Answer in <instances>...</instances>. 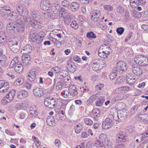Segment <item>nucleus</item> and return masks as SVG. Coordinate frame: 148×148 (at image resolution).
Masks as SVG:
<instances>
[{"label": "nucleus", "mask_w": 148, "mask_h": 148, "mask_svg": "<svg viewBox=\"0 0 148 148\" xmlns=\"http://www.w3.org/2000/svg\"><path fill=\"white\" fill-rule=\"evenodd\" d=\"M113 120L109 117L106 119L102 123L103 128L104 129H107L110 128L112 125Z\"/></svg>", "instance_id": "nucleus-9"}, {"label": "nucleus", "mask_w": 148, "mask_h": 148, "mask_svg": "<svg viewBox=\"0 0 148 148\" xmlns=\"http://www.w3.org/2000/svg\"><path fill=\"white\" fill-rule=\"evenodd\" d=\"M71 26L75 29H76L78 27V25L76 21L75 20L72 21L71 24Z\"/></svg>", "instance_id": "nucleus-60"}, {"label": "nucleus", "mask_w": 148, "mask_h": 148, "mask_svg": "<svg viewBox=\"0 0 148 148\" xmlns=\"http://www.w3.org/2000/svg\"><path fill=\"white\" fill-rule=\"evenodd\" d=\"M109 117L111 119H112V120L114 119L116 121H120L119 117V112L116 110H115L113 114L109 115Z\"/></svg>", "instance_id": "nucleus-34"}, {"label": "nucleus", "mask_w": 148, "mask_h": 148, "mask_svg": "<svg viewBox=\"0 0 148 148\" xmlns=\"http://www.w3.org/2000/svg\"><path fill=\"white\" fill-rule=\"evenodd\" d=\"M50 6V3L47 0H42L40 3L41 8L44 11L48 10Z\"/></svg>", "instance_id": "nucleus-15"}, {"label": "nucleus", "mask_w": 148, "mask_h": 148, "mask_svg": "<svg viewBox=\"0 0 148 148\" xmlns=\"http://www.w3.org/2000/svg\"><path fill=\"white\" fill-rule=\"evenodd\" d=\"M15 92V90H12L9 92L1 100L2 103L5 105L14 99Z\"/></svg>", "instance_id": "nucleus-4"}, {"label": "nucleus", "mask_w": 148, "mask_h": 148, "mask_svg": "<svg viewBox=\"0 0 148 148\" xmlns=\"http://www.w3.org/2000/svg\"><path fill=\"white\" fill-rule=\"evenodd\" d=\"M123 97L122 94H119L113 97L111 100V102L112 104H114L116 102L121 100L123 98Z\"/></svg>", "instance_id": "nucleus-32"}, {"label": "nucleus", "mask_w": 148, "mask_h": 148, "mask_svg": "<svg viewBox=\"0 0 148 148\" xmlns=\"http://www.w3.org/2000/svg\"><path fill=\"white\" fill-rule=\"evenodd\" d=\"M29 37L32 42L37 44H40L43 40V37L38 35L35 31L30 32Z\"/></svg>", "instance_id": "nucleus-2"}, {"label": "nucleus", "mask_w": 148, "mask_h": 148, "mask_svg": "<svg viewBox=\"0 0 148 148\" xmlns=\"http://www.w3.org/2000/svg\"><path fill=\"white\" fill-rule=\"evenodd\" d=\"M104 145L98 140H96L95 143L90 145L91 148H99L100 147H103Z\"/></svg>", "instance_id": "nucleus-26"}, {"label": "nucleus", "mask_w": 148, "mask_h": 148, "mask_svg": "<svg viewBox=\"0 0 148 148\" xmlns=\"http://www.w3.org/2000/svg\"><path fill=\"white\" fill-rule=\"evenodd\" d=\"M33 94L36 97L39 98L44 94L42 89L40 88H36L33 90Z\"/></svg>", "instance_id": "nucleus-19"}, {"label": "nucleus", "mask_w": 148, "mask_h": 148, "mask_svg": "<svg viewBox=\"0 0 148 148\" xmlns=\"http://www.w3.org/2000/svg\"><path fill=\"white\" fill-rule=\"evenodd\" d=\"M10 86L8 82L4 81H0V92L5 93L8 91Z\"/></svg>", "instance_id": "nucleus-8"}, {"label": "nucleus", "mask_w": 148, "mask_h": 148, "mask_svg": "<svg viewBox=\"0 0 148 148\" xmlns=\"http://www.w3.org/2000/svg\"><path fill=\"white\" fill-rule=\"evenodd\" d=\"M32 48L31 46L29 45H27L22 48L21 51L22 54H26L30 53L32 51Z\"/></svg>", "instance_id": "nucleus-20"}, {"label": "nucleus", "mask_w": 148, "mask_h": 148, "mask_svg": "<svg viewBox=\"0 0 148 148\" xmlns=\"http://www.w3.org/2000/svg\"><path fill=\"white\" fill-rule=\"evenodd\" d=\"M8 46L11 51L14 53L17 52L20 49L18 42L14 39L9 42Z\"/></svg>", "instance_id": "nucleus-5"}, {"label": "nucleus", "mask_w": 148, "mask_h": 148, "mask_svg": "<svg viewBox=\"0 0 148 148\" xmlns=\"http://www.w3.org/2000/svg\"><path fill=\"white\" fill-rule=\"evenodd\" d=\"M16 7L17 11L20 14L23 11L24 8H26L25 7H23V6L20 4L16 5Z\"/></svg>", "instance_id": "nucleus-50"}, {"label": "nucleus", "mask_w": 148, "mask_h": 148, "mask_svg": "<svg viewBox=\"0 0 148 148\" xmlns=\"http://www.w3.org/2000/svg\"><path fill=\"white\" fill-rule=\"evenodd\" d=\"M41 17L42 18H50V17L53 18V15L51 12H46L45 13H42L41 14Z\"/></svg>", "instance_id": "nucleus-46"}, {"label": "nucleus", "mask_w": 148, "mask_h": 148, "mask_svg": "<svg viewBox=\"0 0 148 148\" xmlns=\"http://www.w3.org/2000/svg\"><path fill=\"white\" fill-rule=\"evenodd\" d=\"M44 103L46 106L49 108H53L56 105V101L53 97H47L45 99Z\"/></svg>", "instance_id": "nucleus-6"}, {"label": "nucleus", "mask_w": 148, "mask_h": 148, "mask_svg": "<svg viewBox=\"0 0 148 148\" xmlns=\"http://www.w3.org/2000/svg\"><path fill=\"white\" fill-rule=\"evenodd\" d=\"M31 16L30 18H43L41 17V15L38 12L34 9H33L31 10Z\"/></svg>", "instance_id": "nucleus-24"}, {"label": "nucleus", "mask_w": 148, "mask_h": 148, "mask_svg": "<svg viewBox=\"0 0 148 148\" xmlns=\"http://www.w3.org/2000/svg\"><path fill=\"white\" fill-rule=\"evenodd\" d=\"M95 60L97 62V64H98L100 67L101 66H104L106 65L105 61L102 59H96Z\"/></svg>", "instance_id": "nucleus-42"}, {"label": "nucleus", "mask_w": 148, "mask_h": 148, "mask_svg": "<svg viewBox=\"0 0 148 148\" xmlns=\"http://www.w3.org/2000/svg\"><path fill=\"white\" fill-rule=\"evenodd\" d=\"M70 8L73 11H77L79 8V5L78 3L76 2H72L70 5Z\"/></svg>", "instance_id": "nucleus-33"}, {"label": "nucleus", "mask_w": 148, "mask_h": 148, "mask_svg": "<svg viewBox=\"0 0 148 148\" xmlns=\"http://www.w3.org/2000/svg\"><path fill=\"white\" fill-rule=\"evenodd\" d=\"M118 107L117 108L119 111H126L125 109L126 107V105L125 104L123 103H118Z\"/></svg>", "instance_id": "nucleus-43"}, {"label": "nucleus", "mask_w": 148, "mask_h": 148, "mask_svg": "<svg viewBox=\"0 0 148 148\" xmlns=\"http://www.w3.org/2000/svg\"><path fill=\"white\" fill-rule=\"evenodd\" d=\"M51 70L55 73H58L60 71L61 69L58 67L56 66L52 68Z\"/></svg>", "instance_id": "nucleus-62"}, {"label": "nucleus", "mask_w": 148, "mask_h": 148, "mask_svg": "<svg viewBox=\"0 0 148 148\" xmlns=\"http://www.w3.org/2000/svg\"><path fill=\"white\" fill-rule=\"evenodd\" d=\"M64 111L63 110H61V109H60L58 113L56 114V116L57 119H62V118L65 117Z\"/></svg>", "instance_id": "nucleus-36"}, {"label": "nucleus", "mask_w": 148, "mask_h": 148, "mask_svg": "<svg viewBox=\"0 0 148 148\" xmlns=\"http://www.w3.org/2000/svg\"><path fill=\"white\" fill-rule=\"evenodd\" d=\"M55 45L57 47H60L61 45V42H59L56 39L53 38V41Z\"/></svg>", "instance_id": "nucleus-53"}, {"label": "nucleus", "mask_w": 148, "mask_h": 148, "mask_svg": "<svg viewBox=\"0 0 148 148\" xmlns=\"http://www.w3.org/2000/svg\"><path fill=\"white\" fill-rule=\"evenodd\" d=\"M104 9L107 11H111L113 10V8L110 5H106L104 6Z\"/></svg>", "instance_id": "nucleus-61"}, {"label": "nucleus", "mask_w": 148, "mask_h": 148, "mask_svg": "<svg viewBox=\"0 0 148 148\" xmlns=\"http://www.w3.org/2000/svg\"><path fill=\"white\" fill-rule=\"evenodd\" d=\"M92 113L94 115V117L95 119L96 117L99 116L100 114V111L97 109H95L92 111Z\"/></svg>", "instance_id": "nucleus-48"}, {"label": "nucleus", "mask_w": 148, "mask_h": 148, "mask_svg": "<svg viewBox=\"0 0 148 148\" xmlns=\"http://www.w3.org/2000/svg\"><path fill=\"white\" fill-rule=\"evenodd\" d=\"M30 24L34 28L37 29L40 27L41 23L35 20H33V21H31Z\"/></svg>", "instance_id": "nucleus-37"}, {"label": "nucleus", "mask_w": 148, "mask_h": 148, "mask_svg": "<svg viewBox=\"0 0 148 148\" xmlns=\"http://www.w3.org/2000/svg\"><path fill=\"white\" fill-rule=\"evenodd\" d=\"M97 98V100L95 102L96 106L98 107L101 106L104 102V97H103L100 96Z\"/></svg>", "instance_id": "nucleus-31"}, {"label": "nucleus", "mask_w": 148, "mask_h": 148, "mask_svg": "<svg viewBox=\"0 0 148 148\" xmlns=\"http://www.w3.org/2000/svg\"><path fill=\"white\" fill-rule=\"evenodd\" d=\"M66 67L72 73H74L77 70V68L74 63L71 61L67 62Z\"/></svg>", "instance_id": "nucleus-13"}, {"label": "nucleus", "mask_w": 148, "mask_h": 148, "mask_svg": "<svg viewBox=\"0 0 148 148\" xmlns=\"http://www.w3.org/2000/svg\"><path fill=\"white\" fill-rule=\"evenodd\" d=\"M82 128V126L81 124L79 123L76 125L74 128L75 132L77 134L79 133L80 132Z\"/></svg>", "instance_id": "nucleus-44"}, {"label": "nucleus", "mask_w": 148, "mask_h": 148, "mask_svg": "<svg viewBox=\"0 0 148 148\" xmlns=\"http://www.w3.org/2000/svg\"><path fill=\"white\" fill-rule=\"evenodd\" d=\"M91 66L92 69L97 72H99L101 69V67H100L98 64H97L95 59L93 61L91 64Z\"/></svg>", "instance_id": "nucleus-29"}, {"label": "nucleus", "mask_w": 148, "mask_h": 148, "mask_svg": "<svg viewBox=\"0 0 148 148\" xmlns=\"http://www.w3.org/2000/svg\"><path fill=\"white\" fill-rule=\"evenodd\" d=\"M86 36L89 38H96L97 37L96 35L92 32L88 33Z\"/></svg>", "instance_id": "nucleus-56"}, {"label": "nucleus", "mask_w": 148, "mask_h": 148, "mask_svg": "<svg viewBox=\"0 0 148 148\" xmlns=\"http://www.w3.org/2000/svg\"><path fill=\"white\" fill-rule=\"evenodd\" d=\"M7 60V57L3 53V50L2 48L0 49V66H5Z\"/></svg>", "instance_id": "nucleus-12"}, {"label": "nucleus", "mask_w": 148, "mask_h": 148, "mask_svg": "<svg viewBox=\"0 0 148 148\" xmlns=\"http://www.w3.org/2000/svg\"><path fill=\"white\" fill-rule=\"evenodd\" d=\"M11 13V8L9 6H5L0 8V14L8 15Z\"/></svg>", "instance_id": "nucleus-18"}, {"label": "nucleus", "mask_w": 148, "mask_h": 148, "mask_svg": "<svg viewBox=\"0 0 148 148\" xmlns=\"http://www.w3.org/2000/svg\"><path fill=\"white\" fill-rule=\"evenodd\" d=\"M99 138L100 140H102V142L104 141V142L106 140H107L108 138H107L106 135L104 134H101L99 136Z\"/></svg>", "instance_id": "nucleus-52"}, {"label": "nucleus", "mask_w": 148, "mask_h": 148, "mask_svg": "<svg viewBox=\"0 0 148 148\" xmlns=\"http://www.w3.org/2000/svg\"><path fill=\"white\" fill-rule=\"evenodd\" d=\"M23 11L20 14L21 16H22L23 17H26L27 16L28 14V12L27 9L26 8H24Z\"/></svg>", "instance_id": "nucleus-57"}, {"label": "nucleus", "mask_w": 148, "mask_h": 148, "mask_svg": "<svg viewBox=\"0 0 148 148\" xmlns=\"http://www.w3.org/2000/svg\"><path fill=\"white\" fill-rule=\"evenodd\" d=\"M61 94L64 97L66 98L69 95V92L67 90H64L62 92Z\"/></svg>", "instance_id": "nucleus-58"}, {"label": "nucleus", "mask_w": 148, "mask_h": 148, "mask_svg": "<svg viewBox=\"0 0 148 148\" xmlns=\"http://www.w3.org/2000/svg\"><path fill=\"white\" fill-rule=\"evenodd\" d=\"M118 90L119 91V93H121L122 92H126L129 90V88L127 86H122L119 88Z\"/></svg>", "instance_id": "nucleus-45"}, {"label": "nucleus", "mask_w": 148, "mask_h": 148, "mask_svg": "<svg viewBox=\"0 0 148 148\" xmlns=\"http://www.w3.org/2000/svg\"><path fill=\"white\" fill-rule=\"evenodd\" d=\"M6 38V36L5 34V32L1 31L0 32V41L3 42V41H5Z\"/></svg>", "instance_id": "nucleus-51"}, {"label": "nucleus", "mask_w": 148, "mask_h": 148, "mask_svg": "<svg viewBox=\"0 0 148 148\" xmlns=\"http://www.w3.org/2000/svg\"><path fill=\"white\" fill-rule=\"evenodd\" d=\"M70 14L64 8H61L59 14V16L60 18H71Z\"/></svg>", "instance_id": "nucleus-14"}, {"label": "nucleus", "mask_w": 148, "mask_h": 148, "mask_svg": "<svg viewBox=\"0 0 148 148\" xmlns=\"http://www.w3.org/2000/svg\"><path fill=\"white\" fill-rule=\"evenodd\" d=\"M131 69L132 72L136 75L140 76L143 73L142 69L136 64H133Z\"/></svg>", "instance_id": "nucleus-11"}, {"label": "nucleus", "mask_w": 148, "mask_h": 148, "mask_svg": "<svg viewBox=\"0 0 148 148\" xmlns=\"http://www.w3.org/2000/svg\"><path fill=\"white\" fill-rule=\"evenodd\" d=\"M127 114V111H119V120L120 121L123 120L126 117Z\"/></svg>", "instance_id": "nucleus-35"}, {"label": "nucleus", "mask_w": 148, "mask_h": 148, "mask_svg": "<svg viewBox=\"0 0 148 148\" xmlns=\"http://www.w3.org/2000/svg\"><path fill=\"white\" fill-rule=\"evenodd\" d=\"M147 115L146 114H139L138 116L139 118L142 120H144L147 119Z\"/></svg>", "instance_id": "nucleus-63"}, {"label": "nucleus", "mask_w": 148, "mask_h": 148, "mask_svg": "<svg viewBox=\"0 0 148 148\" xmlns=\"http://www.w3.org/2000/svg\"><path fill=\"white\" fill-rule=\"evenodd\" d=\"M30 116L35 117L38 115V112L36 110H30L29 111Z\"/></svg>", "instance_id": "nucleus-59"}, {"label": "nucleus", "mask_w": 148, "mask_h": 148, "mask_svg": "<svg viewBox=\"0 0 148 148\" xmlns=\"http://www.w3.org/2000/svg\"><path fill=\"white\" fill-rule=\"evenodd\" d=\"M37 73L36 69H33L28 73L27 78L29 82H32L35 79Z\"/></svg>", "instance_id": "nucleus-10"}, {"label": "nucleus", "mask_w": 148, "mask_h": 148, "mask_svg": "<svg viewBox=\"0 0 148 148\" xmlns=\"http://www.w3.org/2000/svg\"><path fill=\"white\" fill-rule=\"evenodd\" d=\"M118 72L116 71L113 69V71L110 73V78L111 80H113L117 76V73Z\"/></svg>", "instance_id": "nucleus-49"}, {"label": "nucleus", "mask_w": 148, "mask_h": 148, "mask_svg": "<svg viewBox=\"0 0 148 148\" xmlns=\"http://www.w3.org/2000/svg\"><path fill=\"white\" fill-rule=\"evenodd\" d=\"M84 123L86 125H91L93 123L92 121L89 118H86L84 119Z\"/></svg>", "instance_id": "nucleus-54"}, {"label": "nucleus", "mask_w": 148, "mask_h": 148, "mask_svg": "<svg viewBox=\"0 0 148 148\" xmlns=\"http://www.w3.org/2000/svg\"><path fill=\"white\" fill-rule=\"evenodd\" d=\"M69 90L70 94L73 96H76L78 94L76 87L74 85H71L69 87Z\"/></svg>", "instance_id": "nucleus-25"}, {"label": "nucleus", "mask_w": 148, "mask_h": 148, "mask_svg": "<svg viewBox=\"0 0 148 148\" xmlns=\"http://www.w3.org/2000/svg\"><path fill=\"white\" fill-rule=\"evenodd\" d=\"M101 16V12L98 10H96L91 12L90 17L91 18H99Z\"/></svg>", "instance_id": "nucleus-23"}, {"label": "nucleus", "mask_w": 148, "mask_h": 148, "mask_svg": "<svg viewBox=\"0 0 148 148\" xmlns=\"http://www.w3.org/2000/svg\"><path fill=\"white\" fill-rule=\"evenodd\" d=\"M28 95L27 91L25 90L21 89L17 92V97L18 98L24 99L27 97Z\"/></svg>", "instance_id": "nucleus-16"}, {"label": "nucleus", "mask_w": 148, "mask_h": 148, "mask_svg": "<svg viewBox=\"0 0 148 148\" xmlns=\"http://www.w3.org/2000/svg\"><path fill=\"white\" fill-rule=\"evenodd\" d=\"M16 25V22L15 23L10 22L8 23L6 26L7 29L9 30L15 31V26Z\"/></svg>", "instance_id": "nucleus-39"}, {"label": "nucleus", "mask_w": 148, "mask_h": 148, "mask_svg": "<svg viewBox=\"0 0 148 148\" xmlns=\"http://www.w3.org/2000/svg\"><path fill=\"white\" fill-rule=\"evenodd\" d=\"M130 5L133 8H136L137 7L138 4V0H130Z\"/></svg>", "instance_id": "nucleus-47"}, {"label": "nucleus", "mask_w": 148, "mask_h": 148, "mask_svg": "<svg viewBox=\"0 0 148 148\" xmlns=\"http://www.w3.org/2000/svg\"><path fill=\"white\" fill-rule=\"evenodd\" d=\"M117 136V138L116 141L118 142H124L126 140V134L124 132L121 131L119 132Z\"/></svg>", "instance_id": "nucleus-17"}, {"label": "nucleus", "mask_w": 148, "mask_h": 148, "mask_svg": "<svg viewBox=\"0 0 148 148\" xmlns=\"http://www.w3.org/2000/svg\"><path fill=\"white\" fill-rule=\"evenodd\" d=\"M136 80L134 77L132 76V74H128L127 76V83L131 86L134 84Z\"/></svg>", "instance_id": "nucleus-21"}, {"label": "nucleus", "mask_w": 148, "mask_h": 148, "mask_svg": "<svg viewBox=\"0 0 148 148\" xmlns=\"http://www.w3.org/2000/svg\"><path fill=\"white\" fill-rule=\"evenodd\" d=\"M97 95V94H94L90 96L86 102V104L88 106L91 105L98 97Z\"/></svg>", "instance_id": "nucleus-22"}, {"label": "nucleus", "mask_w": 148, "mask_h": 148, "mask_svg": "<svg viewBox=\"0 0 148 148\" xmlns=\"http://www.w3.org/2000/svg\"><path fill=\"white\" fill-rule=\"evenodd\" d=\"M52 11L55 14L57 13L59 11L60 12L61 10L60 7L58 4L53 5L51 7Z\"/></svg>", "instance_id": "nucleus-38"}, {"label": "nucleus", "mask_w": 148, "mask_h": 148, "mask_svg": "<svg viewBox=\"0 0 148 148\" xmlns=\"http://www.w3.org/2000/svg\"><path fill=\"white\" fill-rule=\"evenodd\" d=\"M14 69L17 73H21L23 71V67L21 64H18L15 66Z\"/></svg>", "instance_id": "nucleus-40"}, {"label": "nucleus", "mask_w": 148, "mask_h": 148, "mask_svg": "<svg viewBox=\"0 0 148 148\" xmlns=\"http://www.w3.org/2000/svg\"><path fill=\"white\" fill-rule=\"evenodd\" d=\"M30 56L28 55H24L22 56V60L23 63L25 65H27L30 60Z\"/></svg>", "instance_id": "nucleus-30"}, {"label": "nucleus", "mask_w": 148, "mask_h": 148, "mask_svg": "<svg viewBox=\"0 0 148 148\" xmlns=\"http://www.w3.org/2000/svg\"><path fill=\"white\" fill-rule=\"evenodd\" d=\"M106 148H113V144L112 141L108 138L104 142Z\"/></svg>", "instance_id": "nucleus-41"}, {"label": "nucleus", "mask_w": 148, "mask_h": 148, "mask_svg": "<svg viewBox=\"0 0 148 148\" xmlns=\"http://www.w3.org/2000/svg\"><path fill=\"white\" fill-rule=\"evenodd\" d=\"M124 28L122 27H119L116 29V32L117 34L119 35H121L123 32Z\"/></svg>", "instance_id": "nucleus-55"}, {"label": "nucleus", "mask_w": 148, "mask_h": 148, "mask_svg": "<svg viewBox=\"0 0 148 148\" xmlns=\"http://www.w3.org/2000/svg\"><path fill=\"white\" fill-rule=\"evenodd\" d=\"M46 122L50 126L55 125V124L54 118L52 116H48L47 118Z\"/></svg>", "instance_id": "nucleus-28"}, {"label": "nucleus", "mask_w": 148, "mask_h": 148, "mask_svg": "<svg viewBox=\"0 0 148 148\" xmlns=\"http://www.w3.org/2000/svg\"><path fill=\"white\" fill-rule=\"evenodd\" d=\"M15 31L14 32L21 33L24 31V23L21 19H17L16 21L15 26Z\"/></svg>", "instance_id": "nucleus-7"}, {"label": "nucleus", "mask_w": 148, "mask_h": 148, "mask_svg": "<svg viewBox=\"0 0 148 148\" xmlns=\"http://www.w3.org/2000/svg\"><path fill=\"white\" fill-rule=\"evenodd\" d=\"M134 61L136 64L141 66L148 65V57L143 55L136 56L134 58Z\"/></svg>", "instance_id": "nucleus-1"}, {"label": "nucleus", "mask_w": 148, "mask_h": 148, "mask_svg": "<svg viewBox=\"0 0 148 148\" xmlns=\"http://www.w3.org/2000/svg\"><path fill=\"white\" fill-rule=\"evenodd\" d=\"M54 83L57 82L56 87V90H61L62 88V83L60 81V79L58 78V76L54 79Z\"/></svg>", "instance_id": "nucleus-27"}, {"label": "nucleus", "mask_w": 148, "mask_h": 148, "mask_svg": "<svg viewBox=\"0 0 148 148\" xmlns=\"http://www.w3.org/2000/svg\"><path fill=\"white\" fill-rule=\"evenodd\" d=\"M23 78H21L17 79L16 82L17 84L20 85L22 84L23 83Z\"/></svg>", "instance_id": "nucleus-64"}, {"label": "nucleus", "mask_w": 148, "mask_h": 148, "mask_svg": "<svg viewBox=\"0 0 148 148\" xmlns=\"http://www.w3.org/2000/svg\"><path fill=\"white\" fill-rule=\"evenodd\" d=\"M127 68L126 63L123 61H120L117 63L116 66L114 68V70L122 73Z\"/></svg>", "instance_id": "nucleus-3"}]
</instances>
